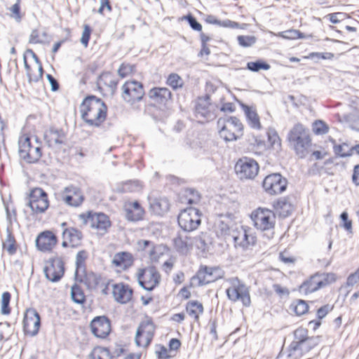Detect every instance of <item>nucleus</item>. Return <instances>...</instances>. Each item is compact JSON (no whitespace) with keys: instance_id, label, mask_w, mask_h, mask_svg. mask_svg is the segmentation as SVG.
I'll list each match as a JSON object with an SVG mask.
<instances>
[{"instance_id":"nucleus-1","label":"nucleus","mask_w":359,"mask_h":359,"mask_svg":"<svg viewBox=\"0 0 359 359\" xmlns=\"http://www.w3.org/2000/svg\"><path fill=\"white\" fill-rule=\"evenodd\" d=\"M107 110L104 102L95 95L86 97L81 106V117L90 126L99 127L106 119Z\"/></svg>"},{"instance_id":"nucleus-2","label":"nucleus","mask_w":359,"mask_h":359,"mask_svg":"<svg viewBox=\"0 0 359 359\" xmlns=\"http://www.w3.org/2000/svg\"><path fill=\"white\" fill-rule=\"evenodd\" d=\"M217 127L219 136L225 142L236 141L243 135V125L236 116L219 118Z\"/></svg>"},{"instance_id":"nucleus-3","label":"nucleus","mask_w":359,"mask_h":359,"mask_svg":"<svg viewBox=\"0 0 359 359\" xmlns=\"http://www.w3.org/2000/svg\"><path fill=\"white\" fill-rule=\"evenodd\" d=\"M140 248L148 254L152 262H159L162 266L167 268L173 266L175 259L170 257L168 249L163 245H154V243L147 240L138 243Z\"/></svg>"},{"instance_id":"nucleus-4","label":"nucleus","mask_w":359,"mask_h":359,"mask_svg":"<svg viewBox=\"0 0 359 359\" xmlns=\"http://www.w3.org/2000/svg\"><path fill=\"white\" fill-rule=\"evenodd\" d=\"M336 280L337 276L332 272H317L299 286V291L301 294L306 295L335 282Z\"/></svg>"},{"instance_id":"nucleus-5","label":"nucleus","mask_w":359,"mask_h":359,"mask_svg":"<svg viewBox=\"0 0 359 359\" xmlns=\"http://www.w3.org/2000/svg\"><path fill=\"white\" fill-rule=\"evenodd\" d=\"M26 205L30 208L33 214L43 213L49 206L47 193L39 187L31 189L26 198Z\"/></svg>"},{"instance_id":"nucleus-6","label":"nucleus","mask_w":359,"mask_h":359,"mask_svg":"<svg viewBox=\"0 0 359 359\" xmlns=\"http://www.w3.org/2000/svg\"><path fill=\"white\" fill-rule=\"evenodd\" d=\"M200 210L194 208L184 209L179 214L177 221L180 228L187 232L196 230L201 223Z\"/></svg>"},{"instance_id":"nucleus-7","label":"nucleus","mask_w":359,"mask_h":359,"mask_svg":"<svg viewBox=\"0 0 359 359\" xmlns=\"http://www.w3.org/2000/svg\"><path fill=\"white\" fill-rule=\"evenodd\" d=\"M255 226L261 231H269L274 228L276 216L273 211L259 208L251 215Z\"/></svg>"},{"instance_id":"nucleus-8","label":"nucleus","mask_w":359,"mask_h":359,"mask_svg":"<svg viewBox=\"0 0 359 359\" xmlns=\"http://www.w3.org/2000/svg\"><path fill=\"white\" fill-rule=\"evenodd\" d=\"M229 240L233 241L236 248H241L243 250L254 245L257 241L255 236L251 231L242 226H235L234 229H231Z\"/></svg>"},{"instance_id":"nucleus-9","label":"nucleus","mask_w":359,"mask_h":359,"mask_svg":"<svg viewBox=\"0 0 359 359\" xmlns=\"http://www.w3.org/2000/svg\"><path fill=\"white\" fill-rule=\"evenodd\" d=\"M121 88L123 100L130 104L141 101L144 95L143 85L137 81H128Z\"/></svg>"},{"instance_id":"nucleus-10","label":"nucleus","mask_w":359,"mask_h":359,"mask_svg":"<svg viewBox=\"0 0 359 359\" xmlns=\"http://www.w3.org/2000/svg\"><path fill=\"white\" fill-rule=\"evenodd\" d=\"M156 327L149 319L140 323L135 334V344L137 346L147 347L154 336Z\"/></svg>"},{"instance_id":"nucleus-11","label":"nucleus","mask_w":359,"mask_h":359,"mask_svg":"<svg viewBox=\"0 0 359 359\" xmlns=\"http://www.w3.org/2000/svg\"><path fill=\"white\" fill-rule=\"evenodd\" d=\"M235 171L241 180H251L257 175L259 165L254 159L245 157L237 161Z\"/></svg>"},{"instance_id":"nucleus-12","label":"nucleus","mask_w":359,"mask_h":359,"mask_svg":"<svg viewBox=\"0 0 359 359\" xmlns=\"http://www.w3.org/2000/svg\"><path fill=\"white\" fill-rule=\"evenodd\" d=\"M287 181L279 173L266 176L262 183L265 191L270 195L280 194L287 188Z\"/></svg>"},{"instance_id":"nucleus-13","label":"nucleus","mask_w":359,"mask_h":359,"mask_svg":"<svg viewBox=\"0 0 359 359\" xmlns=\"http://www.w3.org/2000/svg\"><path fill=\"white\" fill-rule=\"evenodd\" d=\"M228 298L232 302L241 300L245 306L250 305V297L247 287L236 278L231 287L226 290Z\"/></svg>"},{"instance_id":"nucleus-14","label":"nucleus","mask_w":359,"mask_h":359,"mask_svg":"<svg viewBox=\"0 0 359 359\" xmlns=\"http://www.w3.org/2000/svg\"><path fill=\"white\" fill-rule=\"evenodd\" d=\"M294 339L299 345L304 354L309 352L319 343L318 337H309L308 330L303 327H298L294 332Z\"/></svg>"},{"instance_id":"nucleus-15","label":"nucleus","mask_w":359,"mask_h":359,"mask_svg":"<svg viewBox=\"0 0 359 359\" xmlns=\"http://www.w3.org/2000/svg\"><path fill=\"white\" fill-rule=\"evenodd\" d=\"M41 318L39 313L34 308L26 310L23 319V330L26 334L34 337L39 332Z\"/></svg>"},{"instance_id":"nucleus-16","label":"nucleus","mask_w":359,"mask_h":359,"mask_svg":"<svg viewBox=\"0 0 359 359\" xmlns=\"http://www.w3.org/2000/svg\"><path fill=\"white\" fill-rule=\"evenodd\" d=\"M75 277L90 290H95L100 285H104V278L99 273L93 271H75Z\"/></svg>"},{"instance_id":"nucleus-17","label":"nucleus","mask_w":359,"mask_h":359,"mask_svg":"<svg viewBox=\"0 0 359 359\" xmlns=\"http://www.w3.org/2000/svg\"><path fill=\"white\" fill-rule=\"evenodd\" d=\"M61 198L67 205L74 208L79 207L84 201L81 189L74 185L65 187L61 193Z\"/></svg>"},{"instance_id":"nucleus-18","label":"nucleus","mask_w":359,"mask_h":359,"mask_svg":"<svg viewBox=\"0 0 359 359\" xmlns=\"http://www.w3.org/2000/svg\"><path fill=\"white\" fill-rule=\"evenodd\" d=\"M79 217L85 224H89L93 229L105 231L111 226L109 217L104 213L89 212L88 215L81 214Z\"/></svg>"},{"instance_id":"nucleus-19","label":"nucleus","mask_w":359,"mask_h":359,"mask_svg":"<svg viewBox=\"0 0 359 359\" xmlns=\"http://www.w3.org/2000/svg\"><path fill=\"white\" fill-rule=\"evenodd\" d=\"M90 328L92 334L97 337L104 339L111 332V322L105 316L95 317L90 323Z\"/></svg>"},{"instance_id":"nucleus-20","label":"nucleus","mask_w":359,"mask_h":359,"mask_svg":"<svg viewBox=\"0 0 359 359\" xmlns=\"http://www.w3.org/2000/svg\"><path fill=\"white\" fill-rule=\"evenodd\" d=\"M137 278L140 285L146 290L151 291L158 284V271H139Z\"/></svg>"},{"instance_id":"nucleus-21","label":"nucleus","mask_w":359,"mask_h":359,"mask_svg":"<svg viewBox=\"0 0 359 359\" xmlns=\"http://www.w3.org/2000/svg\"><path fill=\"white\" fill-rule=\"evenodd\" d=\"M147 95L150 100L161 105H166L172 99L170 90L164 87L152 88Z\"/></svg>"},{"instance_id":"nucleus-22","label":"nucleus","mask_w":359,"mask_h":359,"mask_svg":"<svg viewBox=\"0 0 359 359\" xmlns=\"http://www.w3.org/2000/svg\"><path fill=\"white\" fill-rule=\"evenodd\" d=\"M56 243V236L49 231L41 233L36 238V246L43 252L51 250Z\"/></svg>"},{"instance_id":"nucleus-23","label":"nucleus","mask_w":359,"mask_h":359,"mask_svg":"<svg viewBox=\"0 0 359 359\" xmlns=\"http://www.w3.org/2000/svg\"><path fill=\"white\" fill-rule=\"evenodd\" d=\"M149 210L154 215L163 216L170 208V203L165 197H149Z\"/></svg>"},{"instance_id":"nucleus-24","label":"nucleus","mask_w":359,"mask_h":359,"mask_svg":"<svg viewBox=\"0 0 359 359\" xmlns=\"http://www.w3.org/2000/svg\"><path fill=\"white\" fill-rule=\"evenodd\" d=\"M44 139L48 146L53 147L65 143V134L62 129L52 127L46 131Z\"/></svg>"},{"instance_id":"nucleus-25","label":"nucleus","mask_w":359,"mask_h":359,"mask_svg":"<svg viewBox=\"0 0 359 359\" xmlns=\"http://www.w3.org/2000/svg\"><path fill=\"white\" fill-rule=\"evenodd\" d=\"M112 294L117 302L126 304L130 300L133 291L128 285L118 283L113 285Z\"/></svg>"},{"instance_id":"nucleus-26","label":"nucleus","mask_w":359,"mask_h":359,"mask_svg":"<svg viewBox=\"0 0 359 359\" xmlns=\"http://www.w3.org/2000/svg\"><path fill=\"white\" fill-rule=\"evenodd\" d=\"M125 211L126 219L131 222L142 220L144 215V210L138 201L128 203Z\"/></svg>"},{"instance_id":"nucleus-27","label":"nucleus","mask_w":359,"mask_h":359,"mask_svg":"<svg viewBox=\"0 0 359 359\" xmlns=\"http://www.w3.org/2000/svg\"><path fill=\"white\" fill-rule=\"evenodd\" d=\"M308 137H309V135L304 126L300 123H297L290 131L287 139L294 148L295 144L301 141H305V139Z\"/></svg>"},{"instance_id":"nucleus-28","label":"nucleus","mask_w":359,"mask_h":359,"mask_svg":"<svg viewBox=\"0 0 359 359\" xmlns=\"http://www.w3.org/2000/svg\"><path fill=\"white\" fill-rule=\"evenodd\" d=\"M222 271H198L196 278L198 280L200 285L213 283L223 276Z\"/></svg>"},{"instance_id":"nucleus-29","label":"nucleus","mask_w":359,"mask_h":359,"mask_svg":"<svg viewBox=\"0 0 359 359\" xmlns=\"http://www.w3.org/2000/svg\"><path fill=\"white\" fill-rule=\"evenodd\" d=\"M134 257L133 255L128 252H117L114 255L112 263L118 267H123L127 269L133 266Z\"/></svg>"},{"instance_id":"nucleus-30","label":"nucleus","mask_w":359,"mask_h":359,"mask_svg":"<svg viewBox=\"0 0 359 359\" xmlns=\"http://www.w3.org/2000/svg\"><path fill=\"white\" fill-rule=\"evenodd\" d=\"M192 243L197 249L205 253L210 251L212 247V238L208 233L203 232L192 239Z\"/></svg>"},{"instance_id":"nucleus-31","label":"nucleus","mask_w":359,"mask_h":359,"mask_svg":"<svg viewBox=\"0 0 359 359\" xmlns=\"http://www.w3.org/2000/svg\"><path fill=\"white\" fill-rule=\"evenodd\" d=\"M210 96L205 95L204 97L198 98L196 106L195 112L197 118L201 117L208 118L210 116V111L209 110L210 106Z\"/></svg>"},{"instance_id":"nucleus-32","label":"nucleus","mask_w":359,"mask_h":359,"mask_svg":"<svg viewBox=\"0 0 359 359\" xmlns=\"http://www.w3.org/2000/svg\"><path fill=\"white\" fill-rule=\"evenodd\" d=\"M304 355L294 339L286 350L280 351L281 357L285 359H300Z\"/></svg>"},{"instance_id":"nucleus-33","label":"nucleus","mask_w":359,"mask_h":359,"mask_svg":"<svg viewBox=\"0 0 359 359\" xmlns=\"http://www.w3.org/2000/svg\"><path fill=\"white\" fill-rule=\"evenodd\" d=\"M63 240H68L72 247L78 245L82 238V233L74 228H67L62 232Z\"/></svg>"},{"instance_id":"nucleus-34","label":"nucleus","mask_w":359,"mask_h":359,"mask_svg":"<svg viewBox=\"0 0 359 359\" xmlns=\"http://www.w3.org/2000/svg\"><path fill=\"white\" fill-rule=\"evenodd\" d=\"M242 108L246 116L248 124L250 126L255 129H260L261 123L259 118L256 111L251 107L242 104Z\"/></svg>"},{"instance_id":"nucleus-35","label":"nucleus","mask_w":359,"mask_h":359,"mask_svg":"<svg viewBox=\"0 0 359 359\" xmlns=\"http://www.w3.org/2000/svg\"><path fill=\"white\" fill-rule=\"evenodd\" d=\"M205 22L212 24V25H217L219 27H226V28H231V29H242L243 27L241 25L234 21L230 20H217L214 15H209L205 18Z\"/></svg>"},{"instance_id":"nucleus-36","label":"nucleus","mask_w":359,"mask_h":359,"mask_svg":"<svg viewBox=\"0 0 359 359\" xmlns=\"http://www.w3.org/2000/svg\"><path fill=\"white\" fill-rule=\"evenodd\" d=\"M273 207L282 217L289 216L292 211V204L285 198L277 201Z\"/></svg>"},{"instance_id":"nucleus-37","label":"nucleus","mask_w":359,"mask_h":359,"mask_svg":"<svg viewBox=\"0 0 359 359\" xmlns=\"http://www.w3.org/2000/svg\"><path fill=\"white\" fill-rule=\"evenodd\" d=\"M174 243L176 249L182 254H186L191 245H193L192 239L187 236L179 234L175 239Z\"/></svg>"},{"instance_id":"nucleus-38","label":"nucleus","mask_w":359,"mask_h":359,"mask_svg":"<svg viewBox=\"0 0 359 359\" xmlns=\"http://www.w3.org/2000/svg\"><path fill=\"white\" fill-rule=\"evenodd\" d=\"M188 314L195 320H198L199 315L203 312V304L198 301L189 302L186 306Z\"/></svg>"},{"instance_id":"nucleus-39","label":"nucleus","mask_w":359,"mask_h":359,"mask_svg":"<svg viewBox=\"0 0 359 359\" xmlns=\"http://www.w3.org/2000/svg\"><path fill=\"white\" fill-rule=\"evenodd\" d=\"M235 227L230 226L227 222L219 220L216 224V233L218 236L224 237L225 239H229L231 229Z\"/></svg>"},{"instance_id":"nucleus-40","label":"nucleus","mask_w":359,"mask_h":359,"mask_svg":"<svg viewBox=\"0 0 359 359\" xmlns=\"http://www.w3.org/2000/svg\"><path fill=\"white\" fill-rule=\"evenodd\" d=\"M6 238L3 242V247L10 255H13L17 250L15 237L8 228L6 230Z\"/></svg>"},{"instance_id":"nucleus-41","label":"nucleus","mask_w":359,"mask_h":359,"mask_svg":"<svg viewBox=\"0 0 359 359\" xmlns=\"http://www.w3.org/2000/svg\"><path fill=\"white\" fill-rule=\"evenodd\" d=\"M89 358L90 359H112L109 350L101 346L94 348Z\"/></svg>"},{"instance_id":"nucleus-42","label":"nucleus","mask_w":359,"mask_h":359,"mask_svg":"<svg viewBox=\"0 0 359 359\" xmlns=\"http://www.w3.org/2000/svg\"><path fill=\"white\" fill-rule=\"evenodd\" d=\"M290 309L294 311L297 316H302L307 313L309 306L306 301L297 299L291 304Z\"/></svg>"},{"instance_id":"nucleus-43","label":"nucleus","mask_w":359,"mask_h":359,"mask_svg":"<svg viewBox=\"0 0 359 359\" xmlns=\"http://www.w3.org/2000/svg\"><path fill=\"white\" fill-rule=\"evenodd\" d=\"M311 146L310 136L305 139V141H301L295 144L294 150L300 158H304L308 154V149Z\"/></svg>"},{"instance_id":"nucleus-44","label":"nucleus","mask_w":359,"mask_h":359,"mask_svg":"<svg viewBox=\"0 0 359 359\" xmlns=\"http://www.w3.org/2000/svg\"><path fill=\"white\" fill-rule=\"evenodd\" d=\"M71 298L76 304H82L86 301V297L82 289L76 284L71 288Z\"/></svg>"},{"instance_id":"nucleus-45","label":"nucleus","mask_w":359,"mask_h":359,"mask_svg":"<svg viewBox=\"0 0 359 359\" xmlns=\"http://www.w3.org/2000/svg\"><path fill=\"white\" fill-rule=\"evenodd\" d=\"M32 145L31 144L30 137H24L19 140V154L20 157L26 160V154L31 150Z\"/></svg>"},{"instance_id":"nucleus-46","label":"nucleus","mask_w":359,"mask_h":359,"mask_svg":"<svg viewBox=\"0 0 359 359\" xmlns=\"http://www.w3.org/2000/svg\"><path fill=\"white\" fill-rule=\"evenodd\" d=\"M166 83L174 90H177L183 87L184 81L177 74L172 73L168 76Z\"/></svg>"},{"instance_id":"nucleus-47","label":"nucleus","mask_w":359,"mask_h":359,"mask_svg":"<svg viewBox=\"0 0 359 359\" xmlns=\"http://www.w3.org/2000/svg\"><path fill=\"white\" fill-rule=\"evenodd\" d=\"M42 156L41 148L39 146L32 147L31 150L26 154L25 161L29 163H36Z\"/></svg>"},{"instance_id":"nucleus-48","label":"nucleus","mask_w":359,"mask_h":359,"mask_svg":"<svg viewBox=\"0 0 359 359\" xmlns=\"http://www.w3.org/2000/svg\"><path fill=\"white\" fill-rule=\"evenodd\" d=\"M11 294L9 292H4L1 295V313L3 315H8L11 313L10 302Z\"/></svg>"},{"instance_id":"nucleus-49","label":"nucleus","mask_w":359,"mask_h":359,"mask_svg":"<svg viewBox=\"0 0 359 359\" xmlns=\"http://www.w3.org/2000/svg\"><path fill=\"white\" fill-rule=\"evenodd\" d=\"M247 69L250 71L257 72L261 69L268 70L270 65L266 62L259 60L255 62H249L247 63Z\"/></svg>"},{"instance_id":"nucleus-50","label":"nucleus","mask_w":359,"mask_h":359,"mask_svg":"<svg viewBox=\"0 0 359 359\" xmlns=\"http://www.w3.org/2000/svg\"><path fill=\"white\" fill-rule=\"evenodd\" d=\"M237 41L241 47L248 48L252 46L257 42V38L255 36L240 35L238 36Z\"/></svg>"},{"instance_id":"nucleus-51","label":"nucleus","mask_w":359,"mask_h":359,"mask_svg":"<svg viewBox=\"0 0 359 359\" xmlns=\"http://www.w3.org/2000/svg\"><path fill=\"white\" fill-rule=\"evenodd\" d=\"M278 35L283 39H304V34L299 30L297 29H289L285 32H280Z\"/></svg>"},{"instance_id":"nucleus-52","label":"nucleus","mask_w":359,"mask_h":359,"mask_svg":"<svg viewBox=\"0 0 359 359\" xmlns=\"http://www.w3.org/2000/svg\"><path fill=\"white\" fill-rule=\"evenodd\" d=\"M141 189L142 184L138 180H129L123 184V190L126 192L139 191Z\"/></svg>"},{"instance_id":"nucleus-53","label":"nucleus","mask_w":359,"mask_h":359,"mask_svg":"<svg viewBox=\"0 0 359 359\" xmlns=\"http://www.w3.org/2000/svg\"><path fill=\"white\" fill-rule=\"evenodd\" d=\"M46 278L53 282L57 283L64 276L65 271H43Z\"/></svg>"},{"instance_id":"nucleus-54","label":"nucleus","mask_w":359,"mask_h":359,"mask_svg":"<svg viewBox=\"0 0 359 359\" xmlns=\"http://www.w3.org/2000/svg\"><path fill=\"white\" fill-rule=\"evenodd\" d=\"M329 128L323 121H316L313 124V131L316 135H324L328 133Z\"/></svg>"},{"instance_id":"nucleus-55","label":"nucleus","mask_w":359,"mask_h":359,"mask_svg":"<svg viewBox=\"0 0 359 359\" xmlns=\"http://www.w3.org/2000/svg\"><path fill=\"white\" fill-rule=\"evenodd\" d=\"M135 65L128 63H122L118 69V74L121 78H125L132 74L135 71Z\"/></svg>"},{"instance_id":"nucleus-56","label":"nucleus","mask_w":359,"mask_h":359,"mask_svg":"<svg viewBox=\"0 0 359 359\" xmlns=\"http://www.w3.org/2000/svg\"><path fill=\"white\" fill-rule=\"evenodd\" d=\"M334 57V54L332 53H318L312 52L306 57L307 59L315 60L318 62L319 60H332Z\"/></svg>"},{"instance_id":"nucleus-57","label":"nucleus","mask_w":359,"mask_h":359,"mask_svg":"<svg viewBox=\"0 0 359 359\" xmlns=\"http://www.w3.org/2000/svg\"><path fill=\"white\" fill-rule=\"evenodd\" d=\"M182 20H186L191 28L194 31L201 32L202 31V25L199 23L196 18L193 16L191 14H188L182 17Z\"/></svg>"},{"instance_id":"nucleus-58","label":"nucleus","mask_w":359,"mask_h":359,"mask_svg":"<svg viewBox=\"0 0 359 359\" xmlns=\"http://www.w3.org/2000/svg\"><path fill=\"white\" fill-rule=\"evenodd\" d=\"M186 196H189L188 204H196L200 201V195L197 191L194 189H186Z\"/></svg>"},{"instance_id":"nucleus-59","label":"nucleus","mask_w":359,"mask_h":359,"mask_svg":"<svg viewBox=\"0 0 359 359\" xmlns=\"http://www.w3.org/2000/svg\"><path fill=\"white\" fill-rule=\"evenodd\" d=\"M155 354L158 359H169L170 358L168 353L167 348L161 344L155 346Z\"/></svg>"},{"instance_id":"nucleus-60","label":"nucleus","mask_w":359,"mask_h":359,"mask_svg":"<svg viewBox=\"0 0 359 359\" xmlns=\"http://www.w3.org/2000/svg\"><path fill=\"white\" fill-rule=\"evenodd\" d=\"M12 12L11 18L16 22H20L22 20V15L20 13V0H17V2L11 8Z\"/></svg>"},{"instance_id":"nucleus-61","label":"nucleus","mask_w":359,"mask_h":359,"mask_svg":"<svg viewBox=\"0 0 359 359\" xmlns=\"http://www.w3.org/2000/svg\"><path fill=\"white\" fill-rule=\"evenodd\" d=\"M346 13H332L326 15L324 18L329 20L333 24H337L340 22L345 17Z\"/></svg>"},{"instance_id":"nucleus-62","label":"nucleus","mask_w":359,"mask_h":359,"mask_svg":"<svg viewBox=\"0 0 359 359\" xmlns=\"http://www.w3.org/2000/svg\"><path fill=\"white\" fill-rule=\"evenodd\" d=\"M86 259V253L85 251H79L76 257V269H85V261Z\"/></svg>"},{"instance_id":"nucleus-63","label":"nucleus","mask_w":359,"mask_h":359,"mask_svg":"<svg viewBox=\"0 0 359 359\" xmlns=\"http://www.w3.org/2000/svg\"><path fill=\"white\" fill-rule=\"evenodd\" d=\"M91 28L89 25H85L82 33V36L81 38V43L85 46L87 47L88 45V42L90 37Z\"/></svg>"},{"instance_id":"nucleus-64","label":"nucleus","mask_w":359,"mask_h":359,"mask_svg":"<svg viewBox=\"0 0 359 359\" xmlns=\"http://www.w3.org/2000/svg\"><path fill=\"white\" fill-rule=\"evenodd\" d=\"M340 219L344 222L342 226L348 231H351L352 229V221L348 219V213L346 212H341Z\"/></svg>"}]
</instances>
